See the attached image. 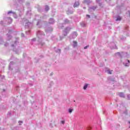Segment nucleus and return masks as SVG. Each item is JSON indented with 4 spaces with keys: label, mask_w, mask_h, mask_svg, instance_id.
Segmentation results:
<instances>
[{
    "label": "nucleus",
    "mask_w": 130,
    "mask_h": 130,
    "mask_svg": "<svg viewBox=\"0 0 130 130\" xmlns=\"http://www.w3.org/2000/svg\"><path fill=\"white\" fill-rule=\"evenodd\" d=\"M120 20H121V18L119 16H118L116 19V21H120Z\"/></svg>",
    "instance_id": "nucleus-20"
},
{
    "label": "nucleus",
    "mask_w": 130,
    "mask_h": 130,
    "mask_svg": "<svg viewBox=\"0 0 130 130\" xmlns=\"http://www.w3.org/2000/svg\"><path fill=\"white\" fill-rule=\"evenodd\" d=\"M108 74L111 75V74H112V71H111L110 70H108Z\"/></svg>",
    "instance_id": "nucleus-22"
},
{
    "label": "nucleus",
    "mask_w": 130,
    "mask_h": 130,
    "mask_svg": "<svg viewBox=\"0 0 130 130\" xmlns=\"http://www.w3.org/2000/svg\"><path fill=\"white\" fill-rule=\"evenodd\" d=\"M39 23H40V22L38 21V22H37V25H39Z\"/></svg>",
    "instance_id": "nucleus-39"
},
{
    "label": "nucleus",
    "mask_w": 130,
    "mask_h": 130,
    "mask_svg": "<svg viewBox=\"0 0 130 130\" xmlns=\"http://www.w3.org/2000/svg\"><path fill=\"white\" fill-rule=\"evenodd\" d=\"M92 2L91 0H84L83 3L84 4H87V5H90Z\"/></svg>",
    "instance_id": "nucleus-10"
},
{
    "label": "nucleus",
    "mask_w": 130,
    "mask_h": 130,
    "mask_svg": "<svg viewBox=\"0 0 130 130\" xmlns=\"http://www.w3.org/2000/svg\"><path fill=\"white\" fill-rule=\"evenodd\" d=\"M12 13H13V12H12V11H9V12H8V15H10V14H12Z\"/></svg>",
    "instance_id": "nucleus-32"
},
{
    "label": "nucleus",
    "mask_w": 130,
    "mask_h": 130,
    "mask_svg": "<svg viewBox=\"0 0 130 130\" xmlns=\"http://www.w3.org/2000/svg\"><path fill=\"white\" fill-rule=\"evenodd\" d=\"M19 122H20L21 123H23V122L22 121H19Z\"/></svg>",
    "instance_id": "nucleus-41"
},
{
    "label": "nucleus",
    "mask_w": 130,
    "mask_h": 130,
    "mask_svg": "<svg viewBox=\"0 0 130 130\" xmlns=\"http://www.w3.org/2000/svg\"><path fill=\"white\" fill-rule=\"evenodd\" d=\"M47 18V16L46 15H44V16L42 17V19H46Z\"/></svg>",
    "instance_id": "nucleus-27"
},
{
    "label": "nucleus",
    "mask_w": 130,
    "mask_h": 130,
    "mask_svg": "<svg viewBox=\"0 0 130 130\" xmlns=\"http://www.w3.org/2000/svg\"><path fill=\"white\" fill-rule=\"evenodd\" d=\"M128 123H129V124H130V121H129V122H128Z\"/></svg>",
    "instance_id": "nucleus-43"
},
{
    "label": "nucleus",
    "mask_w": 130,
    "mask_h": 130,
    "mask_svg": "<svg viewBox=\"0 0 130 130\" xmlns=\"http://www.w3.org/2000/svg\"><path fill=\"white\" fill-rule=\"evenodd\" d=\"M49 24H54V19H53V18H50L49 20Z\"/></svg>",
    "instance_id": "nucleus-13"
},
{
    "label": "nucleus",
    "mask_w": 130,
    "mask_h": 130,
    "mask_svg": "<svg viewBox=\"0 0 130 130\" xmlns=\"http://www.w3.org/2000/svg\"><path fill=\"white\" fill-rule=\"evenodd\" d=\"M64 24H70V20L68 19H66L64 20Z\"/></svg>",
    "instance_id": "nucleus-15"
},
{
    "label": "nucleus",
    "mask_w": 130,
    "mask_h": 130,
    "mask_svg": "<svg viewBox=\"0 0 130 130\" xmlns=\"http://www.w3.org/2000/svg\"><path fill=\"white\" fill-rule=\"evenodd\" d=\"M45 10L47 12L49 10V7H48V6L47 5L45 6Z\"/></svg>",
    "instance_id": "nucleus-19"
},
{
    "label": "nucleus",
    "mask_w": 130,
    "mask_h": 130,
    "mask_svg": "<svg viewBox=\"0 0 130 130\" xmlns=\"http://www.w3.org/2000/svg\"><path fill=\"white\" fill-rule=\"evenodd\" d=\"M69 113H72V112H73V110L72 109H69Z\"/></svg>",
    "instance_id": "nucleus-25"
},
{
    "label": "nucleus",
    "mask_w": 130,
    "mask_h": 130,
    "mask_svg": "<svg viewBox=\"0 0 130 130\" xmlns=\"http://www.w3.org/2000/svg\"><path fill=\"white\" fill-rule=\"evenodd\" d=\"M72 38H76L78 36V33L77 32L74 31L72 34Z\"/></svg>",
    "instance_id": "nucleus-8"
},
{
    "label": "nucleus",
    "mask_w": 130,
    "mask_h": 130,
    "mask_svg": "<svg viewBox=\"0 0 130 130\" xmlns=\"http://www.w3.org/2000/svg\"><path fill=\"white\" fill-rule=\"evenodd\" d=\"M128 14H129V16H130V12L128 11Z\"/></svg>",
    "instance_id": "nucleus-42"
},
{
    "label": "nucleus",
    "mask_w": 130,
    "mask_h": 130,
    "mask_svg": "<svg viewBox=\"0 0 130 130\" xmlns=\"http://www.w3.org/2000/svg\"><path fill=\"white\" fill-rule=\"evenodd\" d=\"M86 17H88V18H90V15H86Z\"/></svg>",
    "instance_id": "nucleus-37"
},
{
    "label": "nucleus",
    "mask_w": 130,
    "mask_h": 130,
    "mask_svg": "<svg viewBox=\"0 0 130 130\" xmlns=\"http://www.w3.org/2000/svg\"><path fill=\"white\" fill-rule=\"evenodd\" d=\"M96 9H97V6H92V7H90L89 8L88 11L90 12H94V11H95V10H96Z\"/></svg>",
    "instance_id": "nucleus-4"
},
{
    "label": "nucleus",
    "mask_w": 130,
    "mask_h": 130,
    "mask_svg": "<svg viewBox=\"0 0 130 130\" xmlns=\"http://www.w3.org/2000/svg\"><path fill=\"white\" fill-rule=\"evenodd\" d=\"M72 46L75 48L78 46V42L76 41H73Z\"/></svg>",
    "instance_id": "nucleus-7"
},
{
    "label": "nucleus",
    "mask_w": 130,
    "mask_h": 130,
    "mask_svg": "<svg viewBox=\"0 0 130 130\" xmlns=\"http://www.w3.org/2000/svg\"><path fill=\"white\" fill-rule=\"evenodd\" d=\"M35 62H38V60L37 61L36 59H35Z\"/></svg>",
    "instance_id": "nucleus-38"
},
{
    "label": "nucleus",
    "mask_w": 130,
    "mask_h": 130,
    "mask_svg": "<svg viewBox=\"0 0 130 130\" xmlns=\"http://www.w3.org/2000/svg\"><path fill=\"white\" fill-rule=\"evenodd\" d=\"M8 20H9V21L11 22V23H12V19L11 18H8Z\"/></svg>",
    "instance_id": "nucleus-31"
},
{
    "label": "nucleus",
    "mask_w": 130,
    "mask_h": 130,
    "mask_svg": "<svg viewBox=\"0 0 130 130\" xmlns=\"http://www.w3.org/2000/svg\"><path fill=\"white\" fill-rule=\"evenodd\" d=\"M4 45L5 46H9V44L6 43L4 44Z\"/></svg>",
    "instance_id": "nucleus-30"
},
{
    "label": "nucleus",
    "mask_w": 130,
    "mask_h": 130,
    "mask_svg": "<svg viewBox=\"0 0 130 130\" xmlns=\"http://www.w3.org/2000/svg\"><path fill=\"white\" fill-rule=\"evenodd\" d=\"M25 37V35H24V34L22 33L21 34V37Z\"/></svg>",
    "instance_id": "nucleus-33"
},
{
    "label": "nucleus",
    "mask_w": 130,
    "mask_h": 130,
    "mask_svg": "<svg viewBox=\"0 0 130 130\" xmlns=\"http://www.w3.org/2000/svg\"><path fill=\"white\" fill-rule=\"evenodd\" d=\"M129 63V60H126L124 63V66H127Z\"/></svg>",
    "instance_id": "nucleus-16"
},
{
    "label": "nucleus",
    "mask_w": 130,
    "mask_h": 130,
    "mask_svg": "<svg viewBox=\"0 0 130 130\" xmlns=\"http://www.w3.org/2000/svg\"><path fill=\"white\" fill-rule=\"evenodd\" d=\"M30 31L28 30V31H26V34L29 35V34H30Z\"/></svg>",
    "instance_id": "nucleus-28"
},
{
    "label": "nucleus",
    "mask_w": 130,
    "mask_h": 130,
    "mask_svg": "<svg viewBox=\"0 0 130 130\" xmlns=\"http://www.w3.org/2000/svg\"><path fill=\"white\" fill-rule=\"evenodd\" d=\"M60 40H61L62 39V38H63V37L61 38V37H60Z\"/></svg>",
    "instance_id": "nucleus-40"
},
{
    "label": "nucleus",
    "mask_w": 130,
    "mask_h": 130,
    "mask_svg": "<svg viewBox=\"0 0 130 130\" xmlns=\"http://www.w3.org/2000/svg\"><path fill=\"white\" fill-rule=\"evenodd\" d=\"M119 95L120 97H124V95L123 94V93L120 92L119 93Z\"/></svg>",
    "instance_id": "nucleus-17"
},
{
    "label": "nucleus",
    "mask_w": 130,
    "mask_h": 130,
    "mask_svg": "<svg viewBox=\"0 0 130 130\" xmlns=\"http://www.w3.org/2000/svg\"><path fill=\"white\" fill-rule=\"evenodd\" d=\"M3 21H1V22H0V24H1V25H3Z\"/></svg>",
    "instance_id": "nucleus-35"
},
{
    "label": "nucleus",
    "mask_w": 130,
    "mask_h": 130,
    "mask_svg": "<svg viewBox=\"0 0 130 130\" xmlns=\"http://www.w3.org/2000/svg\"><path fill=\"white\" fill-rule=\"evenodd\" d=\"M88 47H89V46H86L84 48V49H87V48H88Z\"/></svg>",
    "instance_id": "nucleus-34"
},
{
    "label": "nucleus",
    "mask_w": 130,
    "mask_h": 130,
    "mask_svg": "<svg viewBox=\"0 0 130 130\" xmlns=\"http://www.w3.org/2000/svg\"><path fill=\"white\" fill-rule=\"evenodd\" d=\"M16 43H17V42H15L14 44L11 45L12 47H15V46H16V45H17Z\"/></svg>",
    "instance_id": "nucleus-21"
},
{
    "label": "nucleus",
    "mask_w": 130,
    "mask_h": 130,
    "mask_svg": "<svg viewBox=\"0 0 130 130\" xmlns=\"http://www.w3.org/2000/svg\"><path fill=\"white\" fill-rule=\"evenodd\" d=\"M31 26H32V24H31L30 22H27L25 24V28H30Z\"/></svg>",
    "instance_id": "nucleus-12"
},
{
    "label": "nucleus",
    "mask_w": 130,
    "mask_h": 130,
    "mask_svg": "<svg viewBox=\"0 0 130 130\" xmlns=\"http://www.w3.org/2000/svg\"><path fill=\"white\" fill-rule=\"evenodd\" d=\"M11 33H12V30H9L8 34H7V40H11L12 39V36H11Z\"/></svg>",
    "instance_id": "nucleus-5"
},
{
    "label": "nucleus",
    "mask_w": 130,
    "mask_h": 130,
    "mask_svg": "<svg viewBox=\"0 0 130 130\" xmlns=\"http://www.w3.org/2000/svg\"><path fill=\"white\" fill-rule=\"evenodd\" d=\"M61 123H62V124H64V121L63 120L61 121Z\"/></svg>",
    "instance_id": "nucleus-36"
},
{
    "label": "nucleus",
    "mask_w": 130,
    "mask_h": 130,
    "mask_svg": "<svg viewBox=\"0 0 130 130\" xmlns=\"http://www.w3.org/2000/svg\"><path fill=\"white\" fill-rule=\"evenodd\" d=\"M31 41H36V38H34L32 39H31Z\"/></svg>",
    "instance_id": "nucleus-29"
},
{
    "label": "nucleus",
    "mask_w": 130,
    "mask_h": 130,
    "mask_svg": "<svg viewBox=\"0 0 130 130\" xmlns=\"http://www.w3.org/2000/svg\"><path fill=\"white\" fill-rule=\"evenodd\" d=\"M37 36L40 39L38 40L39 44V45H41L42 47H44V46H45V43L42 42L41 41V39H43L44 38V36H45V35L43 32V31H41L40 30H39L37 32Z\"/></svg>",
    "instance_id": "nucleus-1"
},
{
    "label": "nucleus",
    "mask_w": 130,
    "mask_h": 130,
    "mask_svg": "<svg viewBox=\"0 0 130 130\" xmlns=\"http://www.w3.org/2000/svg\"><path fill=\"white\" fill-rule=\"evenodd\" d=\"M100 2H101V0H96V4H99L100 7H101V8H103V6H102V4L100 3Z\"/></svg>",
    "instance_id": "nucleus-14"
},
{
    "label": "nucleus",
    "mask_w": 130,
    "mask_h": 130,
    "mask_svg": "<svg viewBox=\"0 0 130 130\" xmlns=\"http://www.w3.org/2000/svg\"><path fill=\"white\" fill-rule=\"evenodd\" d=\"M79 6H80V3L79 2V1H76L74 3V8H77V7H79Z\"/></svg>",
    "instance_id": "nucleus-11"
},
{
    "label": "nucleus",
    "mask_w": 130,
    "mask_h": 130,
    "mask_svg": "<svg viewBox=\"0 0 130 130\" xmlns=\"http://www.w3.org/2000/svg\"><path fill=\"white\" fill-rule=\"evenodd\" d=\"M80 25L81 26V27H87V23L82 21L80 23Z\"/></svg>",
    "instance_id": "nucleus-9"
},
{
    "label": "nucleus",
    "mask_w": 130,
    "mask_h": 130,
    "mask_svg": "<svg viewBox=\"0 0 130 130\" xmlns=\"http://www.w3.org/2000/svg\"><path fill=\"white\" fill-rule=\"evenodd\" d=\"M63 27V26L62 25V24H59L58 25V28L59 29H62Z\"/></svg>",
    "instance_id": "nucleus-18"
},
{
    "label": "nucleus",
    "mask_w": 130,
    "mask_h": 130,
    "mask_svg": "<svg viewBox=\"0 0 130 130\" xmlns=\"http://www.w3.org/2000/svg\"><path fill=\"white\" fill-rule=\"evenodd\" d=\"M10 66H12L13 64H15V63L14 62V61H11L10 63Z\"/></svg>",
    "instance_id": "nucleus-26"
},
{
    "label": "nucleus",
    "mask_w": 130,
    "mask_h": 130,
    "mask_svg": "<svg viewBox=\"0 0 130 130\" xmlns=\"http://www.w3.org/2000/svg\"><path fill=\"white\" fill-rule=\"evenodd\" d=\"M53 30V28H52V27H49L47 28V29L46 30V32L47 33H49L50 32H52Z\"/></svg>",
    "instance_id": "nucleus-6"
},
{
    "label": "nucleus",
    "mask_w": 130,
    "mask_h": 130,
    "mask_svg": "<svg viewBox=\"0 0 130 130\" xmlns=\"http://www.w3.org/2000/svg\"><path fill=\"white\" fill-rule=\"evenodd\" d=\"M115 55L116 56V57H119L120 58H122V57H125V55H126V53H124V52H117L115 54Z\"/></svg>",
    "instance_id": "nucleus-2"
},
{
    "label": "nucleus",
    "mask_w": 130,
    "mask_h": 130,
    "mask_svg": "<svg viewBox=\"0 0 130 130\" xmlns=\"http://www.w3.org/2000/svg\"><path fill=\"white\" fill-rule=\"evenodd\" d=\"M88 87V84H86L84 87H83V89L84 90H86V89H87V87Z\"/></svg>",
    "instance_id": "nucleus-23"
},
{
    "label": "nucleus",
    "mask_w": 130,
    "mask_h": 130,
    "mask_svg": "<svg viewBox=\"0 0 130 130\" xmlns=\"http://www.w3.org/2000/svg\"><path fill=\"white\" fill-rule=\"evenodd\" d=\"M71 29H72V28H71L70 27H67L64 29V30H63L64 37H66V36H67V35H68V34H69V32H70V31H71Z\"/></svg>",
    "instance_id": "nucleus-3"
},
{
    "label": "nucleus",
    "mask_w": 130,
    "mask_h": 130,
    "mask_svg": "<svg viewBox=\"0 0 130 130\" xmlns=\"http://www.w3.org/2000/svg\"><path fill=\"white\" fill-rule=\"evenodd\" d=\"M60 49H58L56 51V52H58V53H60Z\"/></svg>",
    "instance_id": "nucleus-24"
}]
</instances>
